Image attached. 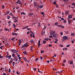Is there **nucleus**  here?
I'll list each match as a JSON object with an SVG mask.
<instances>
[{
    "mask_svg": "<svg viewBox=\"0 0 75 75\" xmlns=\"http://www.w3.org/2000/svg\"><path fill=\"white\" fill-rule=\"evenodd\" d=\"M40 59H42V56L40 57Z\"/></svg>",
    "mask_w": 75,
    "mask_h": 75,
    "instance_id": "60",
    "label": "nucleus"
},
{
    "mask_svg": "<svg viewBox=\"0 0 75 75\" xmlns=\"http://www.w3.org/2000/svg\"><path fill=\"white\" fill-rule=\"evenodd\" d=\"M66 34H69V32L67 31V32H66Z\"/></svg>",
    "mask_w": 75,
    "mask_h": 75,
    "instance_id": "39",
    "label": "nucleus"
},
{
    "mask_svg": "<svg viewBox=\"0 0 75 75\" xmlns=\"http://www.w3.org/2000/svg\"><path fill=\"white\" fill-rule=\"evenodd\" d=\"M63 1L64 2H67L68 0H63Z\"/></svg>",
    "mask_w": 75,
    "mask_h": 75,
    "instance_id": "24",
    "label": "nucleus"
},
{
    "mask_svg": "<svg viewBox=\"0 0 75 75\" xmlns=\"http://www.w3.org/2000/svg\"><path fill=\"white\" fill-rule=\"evenodd\" d=\"M3 57L1 56V54H0V58H3Z\"/></svg>",
    "mask_w": 75,
    "mask_h": 75,
    "instance_id": "27",
    "label": "nucleus"
},
{
    "mask_svg": "<svg viewBox=\"0 0 75 75\" xmlns=\"http://www.w3.org/2000/svg\"><path fill=\"white\" fill-rule=\"evenodd\" d=\"M70 63L71 64H73V61L72 60L70 62Z\"/></svg>",
    "mask_w": 75,
    "mask_h": 75,
    "instance_id": "21",
    "label": "nucleus"
},
{
    "mask_svg": "<svg viewBox=\"0 0 75 75\" xmlns=\"http://www.w3.org/2000/svg\"><path fill=\"white\" fill-rule=\"evenodd\" d=\"M23 59L24 60V61H26L27 59V58H26L25 57H24L23 58Z\"/></svg>",
    "mask_w": 75,
    "mask_h": 75,
    "instance_id": "16",
    "label": "nucleus"
},
{
    "mask_svg": "<svg viewBox=\"0 0 75 75\" xmlns=\"http://www.w3.org/2000/svg\"><path fill=\"white\" fill-rule=\"evenodd\" d=\"M53 37H55V38H56L57 37V34H53Z\"/></svg>",
    "mask_w": 75,
    "mask_h": 75,
    "instance_id": "13",
    "label": "nucleus"
},
{
    "mask_svg": "<svg viewBox=\"0 0 75 75\" xmlns=\"http://www.w3.org/2000/svg\"><path fill=\"white\" fill-rule=\"evenodd\" d=\"M60 35H63V33L61 32L60 33Z\"/></svg>",
    "mask_w": 75,
    "mask_h": 75,
    "instance_id": "50",
    "label": "nucleus"
},
{
    "mask_svg": "<svg viewBox=\"0 0 75 75\" xmlns=\"http://www.w3.org/2000/svg\"><path fill=\"white\" fill-rule=\"evenodd\" d=\"M26 44H25L23 46H22V48L25 47H26Z\"/></svg>",
    "mask_w": 75,
    "mask_h": 75,
    "instance_id": "17",
    "label": "nucleus"
},
{
    "mask_svg": "<svg viewBox=\"0 0 75 75\" xmlns=\"http://www.w3.org/2000/svg\"><path fill=\"white\" fill-rule=\"evenodd\" d=\"M60 27L61 28H64V26L62 25H60Z\"/></svg>",
    "mask_w": 75,
    "mask_h": 75,
    "instance_id": "20",
    "label": "nucleus"
},
{
    "mask_svg": "<svg viewBox=\"0 0 75 75\" xmlns=\"http://www.w3.org/2000/svg\"><path fill=\"white\" fill-rule=\"evenodd\" d=\"M41 42V41L39 40L38 43V48H40V42Z\"/></svg>",
    "mask_w": 75,
    "mask_h": 75,
    "instance_id": "8",
    "label": "nucleus"
},
{
    "mask_svg": "<svg viewBox=\"0 0 75 75\" xmlns=\"http://www.w3.org/2000/svg\"><path fill=\"white\" fill-rule=\"evenodd\" d=\"M2 47H4V46H1L0 47V48L2 50V49L3 48H2Z\"/></svg>",
    "mask_w": 75,
    "mask_h": 75,
    "instance_id": "33",
    "label": "nucleus"
},
{
    "mask_svg": "<svg viewBox=\"0 0 75 75\" xmlns=\"http://www.w3.org/2000/svg\"><path fill=\"white\" fill-rule=\"evenodd\" d=\"M71 42L72 43H74V41L73 40H71Z\"/></svg>",
    "mask_w": 75,
    "mask_h": 75,
    "instance_id": "61",
    "label": "nucleus"
},
{
    "mask_svg": "<svg viewBox=\"0 0 75 75\" xmlns=\"http://www.w3.org/2000/svg\"><path fill=\"white\" fill-rule=\"evenodd\" d=\"M16 74H18V75H20V73H18V71H17L16 72Z\"/></svg>",
    "mask_w": 75,
    "mask_h": 75,
    "instance_id": "41",
    "label": "nucleus"
},
{
    "mask_svg": "<svg viewBox=\"0 0 75 75\" xmlns=\"http://www.w3.org/2000/svg\"><path fill=\"white\" fill-rule=\"evenodd\" d=\"M75 35V34L73 33H71V36H74V35Z\"/></svg>",
    "mask_w": 75,
    "mask_h": 75,
    "instance_id": "22",
    "label": "nucleus"
},
{
    "mask_svg": "<svg viewBox=\"0 0 75 75\" xmlns=\"http://www.w3.org/2000/svg\"><path fill=\"white\" fill-rule=\"evenodd\" d=\"M38 58H37L36 59H35V61H38Z\"/></svg>",
    "mask_w": 75,
    "mask_h": 75,
    "instance_id": "37",
    "label": "nucleus"
},
{
    "mask_svg": "<svg viewBox=\"0 0 75 75\" xmlns=\"http://www.w3.org/2000/svg\"><path fill=\"white\" fill-rule=\"evenodd\" d=\"M41 14H43V15H44V16H45V15L44 14V13L43 12H42L41 13Z\"/></svg>",
    "mask_w": 75,
    "mask_h": 75,
    "instance_id": "30",
    "label": "nucleus"
},
{
    "mask_svg": "<svg viewBox=\"0 0 75 75\" xmlns=\"http://www.w3.org/2000/svg\"><path fill=\"white\" fill-rule=\"evenodd\" d=\"M11 55H10V56H6V58H8V59H11Z\"/></svg>",
    "mask_w": 75,
    "mask_h": 75,
    "instance_id": "4",
    "label": "nucleus"
},
{
    "mask_svg": "<svg viewBox=\"0 0 75 75\" xmlns=\"http://www.w3.org/2000/svg\"><path fill=\"white\" fill-rule=\"evenodd\" d=\"M18 17H17V18H16V17H13L12 18V19H14V18H16V19H17L18 18Z\"/></svg>",
    "mask_w": 75,
    "mask_h": 75,
    "instance_id": "31",
    "label": "nucleus"
},
{
    "mask_svg": "<svg viewBox=\"0 0 75 75\" xmlns=\"http://www.w3.org/2000/svg\"><path fill=\"white\" fill-rule=\"evenodd\" d=\"M7 14H9L10 13V11H7Z\"/></svg>",
    "mask_w": 75,
    "mask_h": 75,
    "instance_id": "48",
    "label": "nucleus"
},
{
    "mask_svg": "<svg viewBox=\"0 0 75 75\" xmlns=\"http://www.w3.org/2000/svg\"><path fill=\"white\" fill-rule=\"evenodd\" d=\"M7 17H9V18H7V19H9V18H10V17L9 16H8Z\"/></svg>",
    "mask_w": 75,
    "mask_h": 75,
    "instance_id": "34",
    "label": "nucleus"
},
{
    "mask_svg": "<svg viewBox=\"0 0 75 75\" xmlns=\"http://www.w3.org/2000/svg\"><path fill=\"white\" fill-rule=\"evenodd\" d=\"M24 54L25 55H27V53H26V51H25Z\"/></svg>",
    "mask_w": 75,
    "mask_h": 75,
    "instance_id": "56",
    "label": "nucleus"
},
{
    "mask_svg": "<svg viewBox=\"0 0 75 75\" xmlns=\"http://www.w3.org/2000/svg\"><path fill=\"white\" fill-rule=\"evenodd\" d=\"M11 51L12 52H13V53H14V54H15L16 52H17V50H16L15 49L11 50Z\"/></svg>",
    "mask_w": 75,
    "mask_h": 75,
    "instance_id": "2",
    "label": "nucleus"
},
{
    "mask_svg": "<svg viewBox=\"0 0 75 75\" xmlns=\"http://www.w3.org/2000/svg\"><path fill=\"white\" fill-rule=\"evenodd\" d=\"M3 75H6V74L5 73H4L3 74Z\"/></svg>",
    "mask_w": 75,
    "mask_h": 75,
    "instance_id": "64",
    "label": "nucleus"
},
{
    "mask_svg": "<svg viewBox=\"0 0 75 75\" xmlns=\"http://www.w3.org/2000/svg\"><path fill=\"white\" fill-rule=\"evenodd\" d=\"M21 15H22V14H23L24 15H26V13H25L23 12H21Z\"/></svg>",
    "mask_w": 75,
    "mask_h": 75,
    "instance_id": "12",
    "label": "nucleus"
},
{
    "mask_svg": "<svg viewBox=\"0 0 75 75\" xmlns=\"http://www.w3.org/2000/svg\"><path fill=\"white\" fill-rule=\"evenodd\" d=\"M69 18H72V16L71 15H69L68 16Z\"/></svg>",
    "mask_w": 75,
    "mask_h": 75,
    "instance_id": "14",
    "label": "nucleus"
},
{
    "mask_svg": "<svg viewBox=\"0 0 75 75\" xmlns=\"http://www.w3.org/2000/svg\"><path fill=\"white\" fill-rule=\"evenodd\" d=\"M49 47H52V45H49Z\"/></svg>",
    "mask_w": 75,
    "mask_h": 75,
    "instance_id": "57",
    "label": "nucleus"
},
{
    "mask_svg": "<svg viewBox=\"0 0 75 75\" xmlns=\"http://www.w3.org/2000/svg\"><path fill=\"white\" fill-rule=\"evenodd\" d=\"M63 23H67V21L64 19Z\"/></svg>",
    "mask_w": 75,
    "mask_h": 75,
    "instance_id": "23",
    "label": "nucleus"
},
{
    "mask_svg": "<svg viewBox=\"0 0 75 75\" xmlns=\"http://www.w3.org/2000/svg\"><path fill=\"white\" fill-rule=\"evenodd\" d=\"M58 24V23H54V25H57Z\"/></svg>",
    "mask_w": 75,
    "mask_h": 75,
    "instance_id": "35",
    "label": "nucleus"
},
{
    "mask_svg": "<svg viewBox=\"0 0 75 75\" xmlns=\"http://www.w3.org/2000/svg\"><path fill=\"white\" fill-rule=\"evenodd\" d=\"M60 45L61 47H64V46L62 45Z\"/></svg>",
    "mask_w": 75,
    "mask_h": 75,
    "instance_id": "46",
    "label": "nucleus"
},
{
    "mask_svg": "<svg viewBox=\"0 0 75 75\" xmlns=\"http://www.w3.org/2000/svg\"><path fill=\"white\" fill-rule=\"evenodd\" d=\"M13 60H15V61H18V57H15V59H13Z\"/></svg>",
    "mask_w": 75,
    "mask_h": 75,
    "instance_id": "5",
    "label": "nucleus"
},
{
    "mask_svg": "<svg viewBox=\"0 0 75 75\" xmlns=\"http://www.w3.org/2000/svg\"><path fill=\"white\" fill-rule=\"evenodd\" d=\"M43 5H40V6H38V7L40 8H42L43 7Z\"/></svg>",
    "mask_w": 75,
    "mask_h": 75,
    "instance_id": "7",
    "label": "nucleus"
},
{
    "mask_svg": "<svg viewBox=\"0 0 75 75\" xmlns=\"http://www.w3.org/2000/svg\"><path fill=\"white\" fill-rule=\"evenodd\" d=\"M4 30L5 31H7V28H5Z\"/></svg>",
    "mask_w": 75,
    "mask_h": 75,
    "instance_id": "58",
    "label": "nucleus"
},
{
    "mask_svg": "<svg viewBox=\"0 0 75 75\" xmlns=\"http://www.w3.org/2000/svg\"><path fill=\"white\" fill-rule=\"evenodd\" d=\"M44 52L42 50H41V54H42V53H43V52Z\"/></svg>",
    "mask_w": 75,
    "mask_h": 75,
    "instance_id": "49",
    "label": "nucleus"
},
{
    "mask_svg": "<svg viewBox=\"0 0 75 75\" xmlns=\"http://www.w3.org/2000/svg\"><path fill=\"white\" fill-rule=\"evenodd\" d=\"M70 46V45H68L66 46L67 47H69Z\"/></svg>",
    "mask_w": 75,
    "mask_h": 75,
    "instance_id": "51",
    "label": "nucleus"
},
{
    "mask_svg": "<svg viewBox=\"0 0 75 75\" xmlns=\"http://www.w3.org/2000/svg\"><path fill=\"white\" fill-rule=\"evenodd\" d=\"M39 72H40V73H41V74H42L43 72H42L41 71H39Z\"/></svg>",
    "mask_w": 75,
    "mask_h": 75,
    "instance_id": "43",
    "label": "nucleus"
},
{
    "mask_svg": "<svg viewBox=\"0 0 75 75\" xmlns=\"http://www.w3.org/2000/svg\"><path fill=\"white\" fill-rule=\"evenodd\" d=\"M55 34V32H54L52 30H51L50 33V35H53V34Z\"/></svg>",
    "mask_w": 75,
    "mask_h": 75,
    "instance_id": "1",
    "label": "nucleus"
},
{
    "mask_svg": "<svg viewBox=\"0 0 75 75\" xmlns=\"http://www.w3.org/2000/svg\"><path fill=\"white\" fill-rule=\"evenodd\" d=\"M53 4H57V2H56V1H54V2H53Z\"/></svg>",
    "mask_w": 75,
    "mask_h": 75,
    "instance_id": "32",
    "label": "nucleus"
},
{
    "mask_svg": "<svg viewBox=\"0 0 75 75\" xmlns=\"http://www.w3.org/2000/svg\"><path fill=\"white\" fill-rule=\"evenodd\" d=\"M19 42H21V40H19Z\"/></svg>",
    "mask_w": 75,
    "mask_h": 75,
    "instance_id": "55",
    "label": "nucleus"
},
{
    "mask_svg": "<svg viewBox=\"0 0 75 75\" xmlns=\"http://www.w3.org/2000/svg\"><path fill=\"white\" fill-rule=\"evenodd\" d=\"M34 6L35 7H37V4H38V3H37V2H34Z\"/></svg>",
    "mask_w": 75,
    "mask_h": 75,
    "instance_id": "6",
    "label": "nucleus"
},
{
    "mask_svg": "<svg viewBox=\"0 0 75 75\" xmlns=\"http://www.w3.org/2000/svg\"><path fill=\"white\" fill-rule=\"evenodd\" d=\"M30 43L31 44H33V43H34V40H30Z\"/></svg>",
    "mask_w": 75,
    "mask_h": 75,
    "instance_id": "11",
    "label": "nucleus"
},
{
    "mask_svg": "<svg viewBox=\"0 0 75 75\" xmlns=\"http://www.w3.org/2000/svg\"><path fill=\"white\" fill-rule=\"evenodd\" d=\"M19 4L20 5H21V4H22V2H21V1H19Z\"/></svg>",
    "mask_w": 75,
    "mask_h": 75,
    "instance_id": "28",
    "label": "nucleus"
},
{
    "mask_svg": "<svg viewBox=\"0 0 75 75\" xmlns=\"http://www.w3.org/2000/svg\"><path fill=\"white\" fill-rule=\"evenodd\" d=\"M8 72H11V69H9Z\"/></svg>",
    "mask_w": 75,
    "mask_h": 75,
    "instance_id": "40",
    "label": "nucleus"
},
{
    "mask_svg": "<svg viewBox=\"0 0 75 75\" xmlns=\"http://www.w3.org/2000/svg\"><path fill=\"white\" fill-rule=\"evenodd\" d=\"M61 19V20H64V19L62 18Z\"/></svg>",
    "mask_w": 75,
    "mask_h": 75,
    "instance_id": "53",
    "label": "nucleus"
},
{
    "mask_svg": "<svg viewBox=\"0 0 75 75\" xmlns=\"http://www.w3.org/2000/svg\"><path fill=\"white\" fill-rule=\"evenodd\" d=\"M44 33H43L42 32V33H41V35H44Z\"/></svg>",
    "mask_w": 75,
    "mask_h": 75,
    "instance_id": "45",
    "label": "nucleus"
},
{
    "mask_svg": "<svg viewBox=\"0 0 75 75\" xmlns=\"http://www.w3.org/2000/svg\"><path fill=\"white\" fill-rule=\"evenodd\" d=\"M27 30H31V29H30V28H27Z\"/></svg>",
    "mask_w": 75,
    "mask_h": 75,
    "instance_id": "44",
    "label": "nucleus"
},
{
    "mask_svg": "<svg viewBox=\"0 0 75 75\" xmlns=\"http://www.w3.org/2000/svg\"><path fill=\"white\" fill-rule=\"evenodd\" d=\"M33 15V13H28L29 16H32Z\"/></svg>",
    "mask_w": 75,
    "mask_h": 75,
    "instance_id": "9",
    "label": "nucleus"
},
{
    "mask_svg": "<svg viewBox=\"0 0 75 75\" xmlns=\"http://www.w3.org/2000/svg\"><path fill=\"white\" fill-rule=\"evenodd\" d=\"M12 34V35H16V33H14V32H13Z\"/></svg>",
    "mask_w": 75,
    "mask_h": 75,
    "instance_id": "19",
    "label": "nucleus"
},
{
    "mask_svg": "<svg viewBox=\"0 0 75 75\" xmlns=\"http://www.w3.org/2000/svg\"><path fill=\"white\" fill-rule=\"evenodd\" d=\"M18 58L19 59H21V57H19Z\"/></svg>",
    "mask_w": 75,
    "mask_h": 75,
    "instance_id": "62",
    "label": "nucleus"
},
{
    "mask_svg": "<svg viewBox=\"0 0 75 75\" xmlns=\"http://www.w3.org/2000/svg\"><path fill=\"white\" fill-rule=\"evenodd\" d=\"M67 47L65 48H63V51H64V50H65L66 51H67Z\"/></svg>",
    "mask_w": 75,
    "mask_h": 75,
    "instance_id": "18",
    "label": "nucleus"
},
{
    "mask_svg": "<svg viewBox=\"0 0 75 75\" xmlns=\"http://www.w3.org/2000/svg\"><path fill=\"white\" fill-rule=\"evenodd\" d=\"M45 40H46V41H48V39H47V38H45Z\"/></svg>",
    "mask_w": 75,
    "mask_h": 75,
    "instance_id": "42",
    "label": "nucleus"
},
{
    "mask_svg": "<svg viewBox=\"0 0 75 75\" xmlns=\"http://www.w3.org/2000/svg\"><path fill=\"white\" fill-rule=\"evenodd\" d=\"M27 34H30V32H29V31L28 32H27Z\"/></svg>",
    "mask_w": 75,
    "mask_h": 75,
    "instance_id": "59",
    "label": "nucleus"
},
{
    "mask_svg": "<svg viewBox=\"0 0 75 75\" xmlns=\"http://www.w3.org/2000/svg\"><path fill=\"white\" fill-rule=\"evenodd\" d=\"M42 32L44 34H45V30H44V31H42Z\"/></svg>",
    "mask_w": 75,
    "mask_h": 75,
    "instance_id": "47",
    "label": "nucleus"
},
{
    "mask_svg": "<svg viewBox=\"0 0 75 75\" xmlns=\"http://www.w3.org/2000/svg\"><path fill=\"white\" fill-rule=\"evenodd\" d=\"M46 42H47V41L45 40H44L43 41V44H45V43H46Z\"/></svg>",
    "mask_w": 75,
    "mask_h": 75,
    "instance_id": "15",
    "label": "nucleus"
},
{
    "mask_svg": "<svg viewBox=\"0 0 75 75\" xmlns=\"http://www.w3.org/2000/svg\"><path fill=\"white\" fill-rule=\"evenodd\" d=\"M68 23H69V24H70V23H71V22H72L71 21V20H70V19H68Z\"/></svg>",
    "mask_w": 75,
    "mask_h": 75,
    "instance_id": "10",
    "label": "nucleus"
},
{
    "mask_svg": "<svg viewBox=\"0 0 75 75\" xmlns=\"http://www.w3.org/2000/svg\"><path fill=\"white\" fill-rule=\"evenodd\" d=\"M38 26H39V27H40V26H41V25H40V23H38Z\"/></svg>",
    "mask_w": 75,
    "mask_h": 75,
    "instance_id": "54",
    "label": "nucleus"
},
{
    "mask_svg": "<svg viewBox=\"0 0 75 75\" xmlns=\"http://www.w3.org/2000/svg\"><path fill=\"white\" fill-rule=\"evenodd\" d=\"M46 28H47V27H46V26H45L43 29L44 30L45 29H46Z\"/></svg>",
    "mask_w": 75,
    "mask_h": 75,
    "instance_id": "36",
    "label": "nucleus"
},
{
    "mask_svg": "<svg viewBox=\"0 0 75 75\" xmlns=\"http://www.w3.org/2000/svg\"><path fill=\"white\" fill-rule=\"evenodd\" d=\"M56 7H57V8H58V5H56Z\"/></svg>",
    "mask_w": 75,
    "mask_h": 75,
    "instance_id": "38",
    "label": "nucleus"
},
{
    "mask_svg": "<svg viewBox=\"0 0 75 75\" xmlns=\"http://www.w3.org/2000/svg\"><path fill=\"white\" fill-rule=\"evenodd\" d=\"M13 26L14 27V28H16V27H17V25H15V24H13Z\"/></svg>",
    "mask_w": 75,
    "mask_h": 75,
    "instance_id": "26",
    "label": "nucleus"
},
{
    "mask_svg": "<svg viewBox=\"0 0 75 75\" xmlns=\"http://www.w3.org/2000/svg\"><path fill=\"white\" fill-rule=\"evenodd\" d=\"M68 7H71V5H68Z\"/></svg>",
    "mask_w": 75,
    "mask_h": 75,
    "instance_id": "63",
    "label": "nucleus"
},
{
    "mask_svg": "<svg viewBox=\"0 0 75 75\" xmlns=\"http://www.w3.org/2000/svg\"><path fill=\"white\" fill-rule=\"evenodd\" d=\"M63 40H66L67 39H68V38L66 36H63Z\"/></svg>",
    "mask_w": 75,
    "mask_h": 75,
    "instance_id": "3",
    "label": "nucleus"
},
{
    "mask_svg": "<svg viewBox=\"0 0 75 75\" xmlns=\"http://www.w3.org/2000/svg\"><path fill=\"white\" fill-rule=\"evenodd\" d=\"M12 56L13 57H15V54H13L12 55Z\"/></svg>",
    "mask_w": 75,
    "mask_h": 75,
    "instance_id": "29",
    "label": "nucleus"
},
{
    "mask_svg": "<svg viewBox=\"0 0 75 75\" xmlns=\"http://www.w3.org/2000/svg\"><path fill=\"white\" fill-rule=\"evenodd\" d=\"M72 5H73L74 6H75V4L74 3H73L72 4Z\"/></svg>",
    "mask_w": 75,
    "mask_h": 75,
    "instance_id": "52",
    "label": "nucleus"
},
{
    "mask_svg": "<svg viewBox=\"0 0 75 75\" xmlns=\"http://www.w3.org/2000/svg\"><path fill=\"white\" fill-rule=\"evenodd\" d=\"M66 14H68V13H69V11H67L65 12Z\"/></svg>",
    "mask_w": 75,
    "mask_h": 75,
    "instance_id": "25",
    "label": "nucleus"
}]
</instances>
